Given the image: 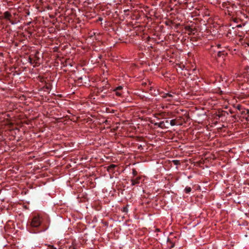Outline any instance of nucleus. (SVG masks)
Segmentation results:
<instances>
[{
  "label": "nucleus",
  "mask_w": 249,
  "mask_h": 249,
  "mask_svg": "<svg viewBox=\"0 0 249 249\" xmlns=\"http://www.w3.org/2000/svg\"><path fill=\"white\" fill-rule=\"evenodd\" d=\"M40 224V218L38 216H35L31 222V225L32 227H37Z\"/></svg>",
  "instance_id": "1"
},
{
  "label": "nucleus",
  "mask_w": 249,
  "mask_h": 249,
  "mask_svg": "<svg viewBox=\"0 0 249 249\" xmlns=\"http://www.w3.org/2000/svg\"><path fill=\"white\" fill-rule=\"evenodd\" d=\"M122 89H123L122 86H119L116 88L115 91L116 94L117 96H120L122 95V92H121V90Z\"/></svg>",
  "instance_id": "2"
},
{
  "label": "nucleus",
  "mask_w": 249,
  "mask_h": 249,
  "mask_svg": "<svg viewBox=\"0 0 249 249\" xmlns=\"http://www.w3.org/2000/svg\"><path fill=\"white\" fill-rule=\"evenodd\" d=\"M4 18H5L6 19L9 20L10 21V22L12 23V24H14L13 22H12L10 21V18L11 17V15L10 14V13L9 12L6 11V12H4Z\"/></svg>",
  "instance_id": "3"
},
{
  "label": "nucleus",
  "mask_w": 249,
  "mask_h": 249,
  "mask_svg": "<svg viewBox=\"0 0 249 249\" xmlns=\"http://www.w3.org/2000/svg\"><path fill=\"white\" fill-rule=\"evenodd\" d=\"M163 97L167 98L168 100H170L171 99L173 98L174 97V94H171L170 93H166L164 96Z\"/></svg>",
  "instance_id": "4"
},
{
  "label": "nucleus",
  "mask_w": 249,
  "mask_h": 249,
  "mask_svg": "<svg viewBox=\"0 0 249 249\" xmlns=\"http://www.w3.org/2000/svg\"><path fill=\"white\" fill-rule=\"evenodd\" d=\"M116 167V165H115V164H111L107 167V169L108 172H111L112 171L113 169H114Z\"/></svg>",
  "instance_id": "5"
},
{
  "label": "nucleus",
  "mask_w": 249,
  "mask_h": 249,
  "mask_svg": "<svg viewBox=\"0 0 249 249\" xmlns=\"http://www.w3.org/2000/svg\"><path fill=\"white\" fill-rule=\"evenodd\" d=\"M169 124L171 126H174V125H177V124L176 122V120H175V119L170 120Z\"/></svg>",
  "instance_id": "6"
},
{
  "label": "nucleus",
  "mask_w": 249,
  "mask_h": 249,
  "mask_svg": "<svg viewBox=\"0 0 249 249\" xmlns=\"http://www.w3.org/2000/svg\"><path fill=\"white\" fill-rule=\"evenodd\" d=\"M191 190H192V189L190 187L187 186L185 187V188L184 189V192L188 194V193H189L191 191Z\"/></svg>",
  "instance_id": "7"
},
{
  "label": "nucleus",
  "mask_w": 249,
  "mask_h": 249,
  "mask_svg": "<svg viewBox=\"0 0 249 249\" xmlns=\"http://www.w3.org/2000/svg\"><path fill=\"white\" fill-rule=\"evenodd\" d=\"M138 179H136L135 180H131V184L132 185H135V184L138 183Z\"/></svg>",
  "instance_id": "8"
},
{
  "label": "nucleus",
  "mask_w": 249,
  "mask_h": 249,
  "mask_svg": "<svg viewBox=\"0 0 249 249\" xmlns=\"http://www.w3.org/2000/svg\"><path fill=\"white\" fill-rule=\"evenodd\" d=\"M49 249H57L56 248L54 247L53 246L50 245L49 246Z\"/></svg>",
  "instance_id": "9"
},
{
  "label": "nucleus",
  "mask_w": 249,
  "mask_h": 249,
  "mask_svg": "<svg viewBox=\"0 0 249 249\" xmlns=\"http://www.w3.org/2000/svg\"><path fill=\"white\" fill-rule=\"evenodd\" d=\"M164 123L163 122H161L160 123V126L162 127V125Z\"/></svg>",
  "instance_id": "10"
},
{
  "label": "nucleus",
  "mask_w": 249,
  "mask_h": 249,
  "mask_svg": "<svg viewBox=\"0 0 249 249\" xmlns=\"http://www.w3.org/2000/svg\"><path fill=\"white\" fill-rule=\"evenodd\" d=\"M166 123H169V120H167L166 121Z\"/></svg>",
  "instance_id": "11"
},
{
  "label": "nucleus",
  "mask_w": 249,
  "mask_h": 249,
  "mask_svg": "<svg viewBox=\"0 0 249 249\" xmlns=\"http://www.w3.org/2000/svg\"><path fill=\"white\" fill-rule=\"evenodd\" d=\"M174 161L175 162V163H176L177 162H178V160H174Z\"/></svg>",
  "instance_id": "12"
},
{
  "label": "nucleus",
  "mask_w": 249,
  "mask_h": 249,
  "mask_svg": "<svg viewBox=\"0 0 249 249\" xmlns=\"http://www.w3.org/2000/svg\"><path fill=\"white\" fill-rule=\"evenodd\" d=\"M247 45L248 46H249V43H247Z\"/></svg>",
  "instance_id": "13"
}]
</instances>
